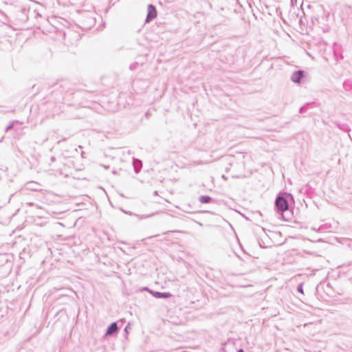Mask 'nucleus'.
<instances>
[{"instance_id": "nucleus-1", "label": "nucleus", "mask_w": 352, "mask_h": 352, "mask_svg": "<svg viewBox=\"0 0 352 352\" xmlns=\"http://www.w3.org/2000/svg\"><path fill=\"white\" fill-rule=\"evenodd\" d=\"M289 199H293L292 194L280 192L277 195L274 201L275 209L278 217L286 221H289L293 217V210L289 206Z\"/></svg>"}, {"instance_id": "nucleus-2", "label": "nucleus", "mask_w": 352, "mask_h": 352, "mask_svg": "<svg viewBox=\"0 0 352 352\" xmlns=\"http://www.w3.org/2000/svg\"><path fill=\"white\" fill-rule=\"evenodd\" d=\"M157 16V12L155 6L153 4H148L147 6V14L145 23H150Z\"/></svg>"}, {"instance_id": "nucleus-3", "label": "nucleus", "mask_w": 352, "mask_h": 352, "mask_svg": "<svg viewBox=\"0 0 352 352\" xmlns=\"http://www.w3.org/2000/svg\"><path fill=\"white\" fill-rule=\"evenodd\" d=\"M305 72L303 70H297L294 72L292 76L291 80L294 83H300L302 78L305 77Z\"/></svg>"}, {"instance_id": "nucleus-4", "label": "nucleus", "mask_w": 352, "mask_h": 352, "mask_svg": "<svg viewBox=\"0 0 352 352\" xmlns=\"http://www.w3.org/2000/svg\"><path fill=\"white\" fill-rule=\"evenodd\" d=\"M150 294L155 298H169L173 296V294L170 292H160L153 291L150 292Z\"/></svg>"}, {"instance_id": "nucleus-5", "label": "nucleus", "mask_w": 352, "mask_h": 352, "mask_svg": "<svg viewBox=\"0 0 352 352\" xmlns=\"http://www.w3.org/2000/svg\"><path fill=\"white\" fill-rule=\"evenodd\" d=\"M333 124L342 131L349 132L351 130L349 126L346 123H341L338 121H334Z\"/></svg>"}, {"instance_id": "nucleus-6", "label": "nucleus", "mask_w": 352, "mask_h": 352, "mask_svg": "<svg viewBox=\"0 0 352 352\" xmlns=\"http://www.w3.org/2000/svg\"><path fill=\"white\" fill-rule=\"evenodd\" d=\"M132 165L135 173H138L142 168V162L138 159L133 157Z\"/></svg>"}, {"instance_id": "nucleus-7", "label": "nucleus", "mask_w": 352, "mask_h": 352, "mask_svg": "<svg viewBox=\"0 0 352 352\" xmlns=\"http://www.w3.org/2000/svg\"><path fill=\"white\" fill-rule=\"evenodd\" d=\"M122 327V326L121 324H119V322H118L117 321L111 322V336L117 333L118 330Z\"/></svg>"}, {"instance_id": "nucleus-8", "label": "nucleus", "mask_w": 352, "mask_h": 352, "mask_svg": "<svg viewBox=\"0 0 352 352\" xmlns=\"http://www.w3.org/2000/svg\"><path fill=\"white\" fill-rule=\"evenodd\" d=\"M199 201L201 204H208L212 202L214 200L213 199L210 197L209 195H201L199 197Z\"/></svg>"}, {"instance_id": "nucleus-9", "label": "nucleus", "mask_w": 352, "mask_h": 352, "mask_svg": "<svg viewBox=\"0 0 352 352\" xmlns=\"http://www.w3.org/2000/svg\"><path fill=\"white\" fill-rule=\"evenodd\" d=\"M343 87L346 91L352 90V79H348L343 82Z\"/></svg>"}, {"instance_id": "nucleus-10", "label": "nucleus", "mask_w": 352, "mask_h": 352, "mask_svg": "<svg viewBox=\"0 0 352 352\" xmlns=\"http://www.w3.org/2000/svg\"><path fill=\"white\" fill-rule=\"evenodd\" d=\"M313 103H306L302 107H301L299 109V113H305L307 109H309V107L312 105Z\"/></svg>"}, {"instance_id": "nucleus-11", "label": "nucleus", "mask_w": 352, "mask_h": 352, "mask_svg": "<svg viewBox=\"0 0 352 352\" xmlns=\"http://www.w3.org/2000/svg\"><path fill=\"white\" fill-rule=\"evenodd\" d=\"M330 226H328L327 224H323L322 226H320L318 230H316V228H313L312 230H315V231H318V232H324V230H326L327 229L329 228Z\"/></svg>"}, {"instance_id": "nucleus-12", "label": "nucleus", "mask_w": 352, "mask_h": 352, "mask_svg": "<svg viewBox=\"0 0 352 352\" xmlns=\"http://www.w3.org/2000/svg\"><path fill=\"white\" fill-rule=\"evenodd\" d=\"M126 166V163L124 162H122V166L120 168V175H125L126 172V170L124 169Z\"/></svg>"}, {"instance_id": "nucleus-13", "label": "nucleus", "mask_w": 352, "mask_h": 352, "mask_svg": "<svg viewBox=\"0 0 352 352\" xmlns=\"http://www.w3.org/2000/svg\"><path fill=\"white\" fill-rule=\"evenodd\" d=\"M111 249H113V250L116 252H117L118 250L124 252V250L122 249V248H121L120 246L116 245V244H113L111 245Z\"/></svg>"}, {"instance_id": "nucleus-14", "label": "nucleus", "mask_w": 352, "mask_h": 352, "mask_svg": "<svg viewBox=\"0 0 352 352\" xmlns=\"http://www.w3.org/2000/svg\"><path fill=\"white\" fill-rule=\"evenodd\" d=\"M138 66H139V63L138 62H135L130 65L129 69L131 71H134V70L137 69Z\"/></svg>"}, {"instance_id": "nucleus-15", "label": "nucleus", "mask_w": 352, "mask_h": 352, "mask_svg": "<svg viewBox=\"0 0 352 352\" xmlns=\"http://www.w3.org/2000/svg\"><path fill=\"white\" fill-rule=\"evenodd\" d=\"M297 291L299 292V293H303V283H301L300 284L298 285L297 286Z\"/></svg>"}, {"instance_id": "nucleus-16", "label": "nucleus", "mask_w": 352, "mask_h": 352, "mask_svg": "<svg viewBox=\"0 0 352 352\" xmlns=\"http://www.w3.org/2000/svg\"><path fill=\"white\" fill-rule=\"evenodd\" d=\"M131 327H130V324L128 323L125 327H124V333H125V336L126 337V336L129 334V329H130Z\"/></svg>"}, {"instance_id": "nucleus-17", "label": "nucleus", "mask_w": 352, "mask_h": 352, "mask_svg": "<svg viewBox=\"0 0 352 352\" xmlns=\"http://www.w3.org/2000/svg\"><path fill=\"white\" fill-rule=\"evenodd\" d=\"M13 126H14V123H13V122L10 123V124H9L6 127L5 131H6V132H8L9 130H10L11 129H12Z\"/></svg>"}, {"instance_id": "nucleus-18", "label": "nucleus", "mask_w": 352, "mask_h": 352, "mask_svg": "<svg viewBox=\"0 0 352 352\" xmlns=\"http://www.w3.org/2000/svg\"><path fill=\"white\" fill-rule=\"evenodd\" d=\"M110 336V324L107 326L104 336L107 338Z\"/></svg>"}, {"instance_id": "nucleus-19", "label": "nucleus", "mask_w": 352, "mask_h": 352, "mask_svg": "<svg viewBox=\"0 0 352 352\" xmlns=\"http://www.w3.org/2000/svg\"><path fill=\"white\" fill-rule=\"evenodd\" d=\"M141 290L142 291H146L148 293H150V292H153V290L149 289L148 287H144Z\"/></svg>"}, {"instance_id": "nucleus-20", "label": "nucleus", "mask_w": 352, "mask_h": 352, "mask_svg": "<svg viewBox=\"0 0 352 352\" xmlns=\"http://www.w3.org/2000/svg\"><path fill=\"white\" fill-rule=\"evenodd\" d=\"M117 322H119V324H121L122 326H123V324L125 323L126 320L124 318H122V319L118 320Z\"/></svg>"}, {"instance_id": "nucleus-21", "label": "nucleus", "mask_w": 352, "mask_h": 352, "mask_svg": "<svg viewBox=\"0 0 352 352\" xmlns=\"http://www.w3.org/2000/svg\"><path fill=\"white\" fill-rule=\"evenodd\" d=\"M56 157H54V156H52V157H50V162H51V163L54 162L56 161Z\"/></svg>"}, {"instance_id": "nucleus-22", "label": "nucleus", "mask_w": 352, "mask_h": 352, "mask_svg": "<svg viewBox=\"0 0 352 352\" xmlns=\"http://www.w3.org/2000/svg\"><path fill=\"white\" fill-rule=\"evenodd\" d=\"M22 12L25 14L26 12L28 11L25 8L22 9Z\"/></svg>"}, {"instance_id": "nucleus-23", "label": "nucleus", "mask_w": 352, "mask_h": 352, "mask_svg": "<svg viewBox=\"0 0 352 352\" xmlns=\"http://www.w3.org/2000/svg\"><path fill=\"white\" fill-rule=\"evenodd\" d=\"M237 352H245V351L242 349H240L237 351Z\"/></svg>"}, {"instance_id": "nucleus-24", "label": "nucleus", "mask_w": 352, "mask_h": 352, "mask_svg": "<svg viewBox=\"0 0 352 352\" xmlns=\"http://www.w3.org/2000/svg\"><path fill=\"white\" fill-rule=\"evenodd\" d=\"M30 189L33 190H38L36 187H35V188H30Z\"/></svg>"}, {"instance_id": "nucleus-25", "label": "nucleus", "mask_w": 352, "mask_h": 352, "mask_svg": "<svg viewBox=\"0 0 352 352\" xmlns=\"http://www.w3.org/2000/svg\"><path fill=\"white\" fill-rule=\"evenodd\" d=\"M323 32H329V28L324 29V30H323Z\"/></svg>"}, {"instance_id": "nucleus-26", "label": "nucleus", "mask_w": 352, "mask_h": 352, "mask_svg": "<svg viewBox=\"0 0 352 352\" xmlns=\"http://www.w3.org/2000/svg\"><path fill=\"white\" fill-rule=\"evenodd\" d=\"M112 173H113V174H117V171H116V170H112Z\"/></svg>"}, {"instance_id": "nucleus-27", "label": "nucleus", "mask_w": 352, "mask_h": 352, "mask_svg": "<svg viewBox=\"0 0 352 352\" xmlns=\"http://www.w3.org/2000/svg\"><path fill=\"white\" fill-rule=\"evenodd\" d=\"M30 184H33V185H36V186H38V184H36V183H34V182H31Z\"/></svg>"}, {"instance_id": "nucleus-28", "label": "nucleus", "mask_w": 352, "mask_h": 352, "mask_svg": "<svg viewBox=\"0 0 352 352\" xmlns=\"http://www.w3.org/2000/svg\"><path fill=\"white\" fill-rule=\"evenodd\" d=\"M221 351H223V352H225V351H225V349H224L223 348H221Z\"/></svg>"}, {"instance_id": "nucleus-29", "label": "nucleus", "mask_w": 352, "mask_h": 352, "mask_svg": "<svg viewBox=\"0 0 352 352\" xmlns=\"http://www.w3.org/2000/svg\"><path fill=\"white\" fill-rule=\"evenodd\" d=\"M154 195H157V191H155Z\"/></svg>"}, {"instance_id": "nucleus-30", "label": "nucleus", "mask_w": 352, "mask_h": 352, "mask_svg": "<svg viewBox=\"0 0 352 352\" xmlns=\"http://www.w3.org/2000/svg\"><path fill=\"white\" fill-rule=\"evenodd\" d=\"M107 199L109 201L110 199H109V196L107 195Z\"/></svg>"}]
</instances>
